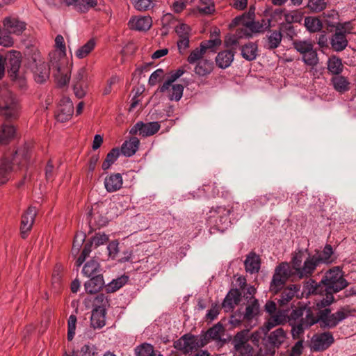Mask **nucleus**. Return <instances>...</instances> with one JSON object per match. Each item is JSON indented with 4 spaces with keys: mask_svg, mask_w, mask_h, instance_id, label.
<instances>
[{
    "mask_svg": "<svg viewBox=\"0 0 356 356\" xmlns=\"http://www.w3.org/2000/svg\"><path fill=\"white\" fill-rule=\"evenodd\" d=\"M120 156V150L118 148L112 149L106 155L102 168L104 170H108L113 164Z\"/></svg>",
    "mask_w": 356,
    "mask_h": 356,
    "instance_id": "nucleus-47",
    "label": "nucleus"
},
{
    "mask_svg": "<svg viewBox=\"0 0 356 356\" xmlns=\"http://www.w3.org/2000/svg\"><path fill=\"white\" fill-rule=\"evenodd\" d=\"M140 140L136 137H131L129 140H126L121 147V152L126 156H133L138 149Z\"/></svg>",
    "mask_w": 356,
    "mask_h": 356,
    "instance_id": "nucleus-30",
    "label": "nucleus"
},
{
    "mask_svg": "<svg viewBox=\"0 0 356 356\" xmlns=\"http://www.w3.org/2000/svg\"><path fill=\"white\" fill-rule=\"evenodd\" d=\"M164 77V71L162 69H157L152 72L149 78V85L154 86L160 82Z\"/></svg>",
    "mask_w": 356,
    "mask_h": 356,
    "instance_id": "nucleus-62",
    "label": "nucleus"
},
{
    "mask_svg": "<svg viewBox=\"0 0 356 356\" xmlns=\"http://www.w3.org/2000/svg\"><path fill=\"white\" fill-rule=\"evenodd\" d=\"M259 313V304L258 300L253 298L250 300L245 308L243 315V319L251 321L255 318Z\"/></svg>",
    "mask_w": 356,
    "mask_h": 356,
    "instance_id": "nucleus-37",
    "label": "nucleus"
},
{
    "mask_svg": "<svg viewBox=\"0 0 356 356\" xmlns=\"http://www.w3.org/2000/svg\"><path fill=\"white\" fill-rule=\"evenodd\" d=\"M334 302V298L333 294L330 292L327 291V293L324 295L322 299L319 300L316 302V307L319 309L318 312L327 309V306H330L332 302Z\"/></svg>",
    "mask_w": 356,
    "mask_h": 356,
    "instance_id": "nucleus-54",
    "label": "nucleus"
},
{
    "mask_svg": "<svg viewBox=\"0 0 356 356\" xmlns=\"http://www.w3.org/2000/svg\"><path fill=\"white\" fill-rule=\"evenodd\" d=\"M250 334L248 330L238 332L232 339L235 356H250L253 350L252 347L248 343Z\"/></svg>",
    "mask_w": 356,
    "mask_h": 356,
    "instance_id": "nucleus-6",
    "label": "nucleus"
},
{
    "mask_svg": "<svg viewBox=\"0 0 356 356\" xmlns=\"http://www.w3.org/2000/svg\"><path fill=\"white\" fill-rule=\"evenodd\" d=\"M13 169L12 163L4 160L0 165V184H4L8 180V177Z\"/></svg>",
    "mask_w": 356,
    "mask_h": 356,
    "instance_id": "nucleus-45",
    "label": "nucleus"
},
{
    "mask_svg": "<svg viewBox=\"0 0 356 356\" xmlns=\"http://www.w3.org/2000/svg\"><path fill=\"white\" fill-rule=\"evenodd\" d=\"M334 337L331 332H325L314 336L312 340V348L314 350H326L334 343Z\"/></svg>",
    "mask_w": 356,
    "mask_h": 356,
    "instance_id": "nucleus-16",
    "label": "nucleus"
},
{
    "mask_svg": "<svg viewBox=\"0 0 356 356\" xmlns=\"http://www.w3.org/2000/svg\"><path fill=\"white\" fill-rule=\"evenodd\" d=\"M152 24V20L149 16L133 17L128 22V26L130 29L138 31H148L151 28Z\"/></svg>",
    "mask_w": 356,
    "mask_h": 356,
    "instance_id": "nucleus-19",
    "label": "nucleus"
},
{
    "mask_svg": "<svg viewBox=\"0 0 356 356\" xmlns=\"http://www.w3.org/2000/svg\"><path fill=\"white\" fill-rule=\"evenodd\" d=\"M49 67L44 62L39 63L34 71V79L37 83H42L49 78Z\"/></svg>",
    "mask_w": 356,
    "mask_h": 356,
    "instance_id": "nucleus-33",
    "label": "nucleus"
},
{
    "mask_svg": "<svg viewBox=\"0 0 356 356\" xmlns=\"http://www.w3.org/2000/svg\"><path fill=\"white\" fill-rule=\"evenodd\" d=\"M352 311L348 306L341 307L335 313L331 314L330 309L318 312L314 316L310 308L304 305L298 306L293 309L289 316V321L291 325V334L293 339H299L304 331L316 323L321 327L334 328L351 315Z\"/></svg>",
    "mask_w": 356,
    "mask_h": 356,
    "instance_id": "nucleus-1",
    "label": "nucleus"
},
{
    "mask_svg": "<svg viewBox=\"0 0 356 356\" xmlns=\"http://www.w3.org/2000/svg\"><path fill=\"white\" fill-rule=\"evenodd\" d=\"M19 111L20 106L18 100L11 95L5 99L3 105L0 107L1 114L7 120L17 119L19 116Z\"/></svg>",
    "mask_w": 356,
    "mask_h": 356,
    "instance_id": "nucleus-10",
    "label": "nucleus"
},
{
    "mask_svg": "<svg viewBox=\"0 0 356 356\" xmlns=\"http://www.w3.org/2000/svg\"><path fill=\"white\" fill-rule=\"evenodd\" d=\"M68 72V70L62 71L60 68L58 69V74L56 75V78L59 86H65L69 83L70 76Z\"/></svg>",
    "mask_w": 356,
    "mask_h": 356,
    "instance_id": "nucleus-58",
    "label": "nucleus"
},
{
    "mask_svg": "<svg viewBox=\"0 0 356 356\" xmlns=\"http://www.w3.org/2000/svg\"><path fill=\"white\" fill-rule=\"evenodd\" d=\"M74 106L68 97H63L60 99L56 111V119L60 122L68 121L72 116Z\"/></svg>",
    "mask_w": 356,
    "mask_h": 356,
    "instance_id": "nucleus-13",
    "label": "nucleus"
},
{
    "mask_svg": "<svg viewBox=\"0 0 356 356\" xmlns=\"http://www.w3.org/2000/svg\"><path fill=\"white\" fill-rule=\"evenodd\" d=\"M304 24L306 29L312 33L318 32L321 30L323 24L321 19L316 17L309 16L305 18Z\"/></svg>",
    "mask_w": 356,
    "mask_h": 356,
    "instance_id": "nucleus-40",
    "label": "nucleus"
},
{
    "mask_svg": "<svg viewBox=\"0 0 356 356\" xmlns=\"http://www.w3.org/2000/svg\"><path fill=\"white\" fill-rule=\"evenodd\" d=\"M128 281L127 276H122L111 281L106 286V290L108 293H113L122 287Z\"/></svg>",
    "mask_w": 356,
    "mask_h": 356,
    "instance_id": "nucleus-48",
    "label": "nucleus"
},
{
    "mask_svg": "<svg viewBox=\"0 0 356 356\" xmlns=\"http://www.w3.org/2000/svg\"><path fill=\"white\" fill-rule=\"evenodd\" d=\"M3 26L7 32L19 35L26 29V24L15 17H6L3 21Z\"/></svg>",
    "mask_w": 356,
    "mask_h": 356,
    "instance_id": "nucleus-20",
    "label": "nucleus"
},
{
    "mask_svg": "<svg viewBox=\"0 0 356 356\" xmlns=\"http://www.w3.org/2000/svg\"><path fill=\"white\" fill-rule=\"evenodd\" d=\"M245 269L250 273H258L261 267V259L255 252L251 251L244 261Z\"/></svg>",
    "mask_w": 356,
    "mask_h": 356,
    "instance_id": "nucleus-22",
    "label": "nucleus"
},
{
    "mask_svg": "<svg viewBox=\"0 0 356 356\" xmlns=\"http://www.w3.org/2000/svg\"><path fill=\"white\" fill-rule=\"evenodd\" d=\"M282 35L281 31L273 30L266 35V43L265 47L268 49H274L277 48L282 41Z\"/></svg>",
    "mask_w": 356,
    "mask_h": 356,
    "instance_id": "nucleus-32",
    "label": "nucleus"
},
{
    "mask_svg": "<svg viewBox=\"0 0 356 356\" xmlns=\"http://www.w3.org/2000/svg\"><path fill=\"white\" fill-rule=\"evenodd\" d=\"M136 356H156L154 347L149 343H143L135 349Z\"/></svg>",
    "mask_w": 356,
    "mask_h": 356,
    "instance_id": "nucleus-52",
    "label": "nucleus"
},
{
    "mask_svg": "<svg viewBox=\"0 0 356 356\" xmlns=\"http://www.w3.org/2000/svg\"><path fill=\"white\" fill-rule=\"evenodd\" d=\"M218 214H220L219 219L215 220L214 223L213 224L214 226L217 227L218 229L223 230L226 229L231 223L229 218V211L227 210V208L225 207L219 206Z\"/></svg>",
    "mask_w": 356,
    "mask_h": 356,
    "instance_id": "nucleus-28",
    "label": "nucleus"
},
{
    "mask_svg": "<svg viewBox=\"0 0 356 356\" xmlns=\"http://www.w3.org/2000/svg\"><path fill=\"white\" fill-rule=\"evenodd\" d=\"M257 45L254 42H248L242 46L241 55L247 60H254L257 56Z\"/></svg>",
    "mask_w": 356,
    "mask_h": 356,
    "instance_id": "nucleus-38",
    "label": "nucleus"
},
{
    "mask_svg": "<svg viewBox=\"0 0 356 356\" xmlns=\"http://www.w3.org/2000/svg\"><path fill=\"white\" fill-rule=\"evenodd\" d=\"M220 44L221 40L220 38H215L212 40L203 41L200 44V46L206 53L207 50H210L212 52H215L216 51L217 47L220 46Z\"/></svg>",
    "mask_w": 356,
    "mask_h": 356,
    "instance_id": "nucleus-53",
    "label": "nucleus"
},
{
    "mask_svg": "<svg viewBox=\"0 0 356 356\" xmlns=\"http://www.w3.org/2000/svg\"><path fill=\"white\" fill-rule=\"evenodd\" d=\"M16 129L11 124H3L0 130V143H9L15 136Z\"/></svg>",
    "mask_w": 356,
    "mask_h": 356,
    "instance_id": "nucleus-31",
    "label": "nucleus"
},
{
    "mask_svg": "<svg viewBox=\"0 0 356 356\" xmlns=\"http://www.w3.org/2000/svg\"><path fill=\"white\" fill-rule=\"evenodd\" d=\"M134 8L139 11H146L153 7L151 0H134Z\"/></svg>",
    "mask_w": 356,
    "mask_h": 356,
    "instance_id": "nucleus-63",
    "label": "nucleus"
},
{
    "mask_svg": "<svg viewBox=\"0 0 356 356\" xmlns=\"http://www.w3.org/2000/svg\"><path fill=\"white\" fill-rule=\"evenodd\" d=\"M234 51L232 50H224L219 52L216 57V65L222 69L228 67L233 62Z\"/></svg>",
    "mask_w": 356,
    "mask_h": 356,
    "instance_id": "nucleus-27",
    "label": "nucleus"
},
{
    "mask_svg": "<svg viewBox=\"0 0 356 356\" xmlns=\"http://www.w3.org/2000/svg\"><path fill=\"white\" fill-rule=\"evenodd\" d=\"M304 288L305 291H307L308 294L324 296L327 293V286L322 283V280L320 282H316L315 280L310 279L305 283Z\"/></svg>",
    "mask_w": 356,
    "mask_h": 356,
    "instance_id": "nucleus-26",
    "label": "nucleus"
},
{
    "mask_svg": "<svg viewBox=\"0 0 356 356\" xmlns=\"http://www.w3.org/2000/svg\"><path fill=\"white\" fill-rule=\"evenodd\" d=\"M349 23L338 24L335 29V33L331 38V46L336 51H341L348 46L346 35L350 33L348 29Z\"/></svg>",
    "mask_w": 356,
    "mask_h": 356,
    "instance_id": "nucleus-8",
    "label": "nucleus"
},
{
    "mask_svg": "<svg viewBox=\"0 0 356 356\" xmlns=\"http://www.w3.org/2000/svg\"><path fill=\"white\" fill-rule=\"evenodd\" d=\"M331 82L334 88L339 92L343 93L350 89V83L343 76H340L339 74L335 75L331 79Z\"/></svg>",
    "mask_w": 356,
    "mask_h": 356,
    "instance_id": "nucleus-36",
    "label": "nucleus"
},
{
    "mask_svg": "<svg viewBox=\"0 0 356 356\" xmlns=\"http://www.w3.org/2000/svg\"><path fill=\"white\" fill-rule=\"evenodd\" d=\"M97 0H79L76 10L80 13H86L91 8L97 6Z\"/></svg>",
    "mask_w": 356,
    "mask_h": 356,
    "instance_id": "nucleus-49",
    "label": "nucleus"
},
{
    "mask_svg": "<svg viewBox=\"0 0 356 356\" xmlns=\"http://www.w3.org/2000/svg\"><path fill=\"white\" fill-rule=\"evenodd\" d=\"M95 40L93 38L90 39L85 44L75 51L76 56L79 59L86 58L95 49Z\"/></svg>",
    "mask_w": 356,
    "mask_h": 356,
    "instance_id": "nucleus-42",
    "label": "nucleus"
},
{
    "mask_svg": "<svg viewBox=\"0 0 356 356\" xmlns=\"http://www.w3.org/2000/svg\"><path fill=\"white\" fill-rule=\"evenodd\" d=\"M222 330V326L220 324L216 325L209 328L205 334L201 337L202 340L207 341L210 339H218L220 338V332Z\"/></svg>",
    "mask_w": 356,
    "mask_h": 356,
    "instance_id": "nucleus-46",
    "label": "nucleus"
},
{
    "mask_svg": "<svg viewBox=\"0 0 356 356\" xmlns=\"http://www.w3.org/2000/svg\"><path fill=\"white\" fill-rule=\"evenodd\" d=\"M284 321V317L282 314H271V316L267 320L261 329L264 333H267L274 327L283 323Z\"/></svg>",
    "mask_w": 356,
    "mask_h": 356,
    "instance_id": "nucleus-39",
    "label": "nucleus"
},
{
    "mask_svg": "<svg viewBox=\"0 0 356 356\" xmlns=\"http://www.w3.org/2000/svg\"><path fill=\"white\" fill-rule=\"evenodd\" d=\"M187 6V0H174L170 4V10L176 14L181 13Z\"/></svg>",
    "mask_w": 356,
    "mask_h": 356,
    "instance_id": "nucleus-61",
    "label": "nucleus"
},
{
    "mask_svg": "<svg viewBox=\"0 0 356 356\" xmlns=\"http://www.w3.org/2000/svg\"><path fill=\"white\" fill-rule=\"evenodd\" d=\"M241 293L238 289H231L226 295L222 303V307L225 312H231L241 302Z\"/></svg>",
    "mask_w": 356,
    "mask_h": 356,
    "instance_id": "nucleus-18",
    "label": "nucleus"
},
{
    "mask_svg": "<svg viewBox=\"0 0 356 356\" xmlns=\"http://www.w3.org/2000/svg\"><path fill=\"white\" fill-rule=\"evenodd\" d=\"M86 238V235L83 232L77 233L74 238L72 252L77 254Z\"/></svg>",
    "mask_w": 356,
    "mask_h": 356,
    "instance_id": "nucleus-59",
    "label": "nucleus"
},
{
    "mask_svg": "<svg viewBox=\"0 0 356 356\" xmlns=\"http://www.w3.org/2000/svg\"><path fill=\"white\" fill-rule=\"evenodd\" d=\"M37 215L35 207H29L22 216L20 231L21 236L26 238L28 233L31 231L35 218Z\"/></svg>",
    "mask_w": 356,
    "mask_h": 356,
    "instance_id": "nucleus-14",
    "label": "nucleus"
},
{
    "mask_svg": "<svg viewBox=\"0 0 356 356\" xmlns=\"http://www.w3.org/2000/svg\"><path fill=\"white\" fill-rule=\"evenodd\" d=\"M302 59L306 65L312 67L316 66L318 63V54L314 49L304 55Z\"/></svg>",
    "mask_w": 356,
    "mask_h": 356,
    "instance_id": "nucleus-56",
    "label": "nucleus"
},
{
    "mask_svg": "<svg viewBox=\"0 0 356 356\" xmlns=\"http://www.w3.org/2000/svg\"><path fill=\"white\" fill-rule=\"evenodd\" d=\"M106 310L103 307H95L92 311L90 321L94 328H102L105 325Z\"/></svg>",
    "mask_w": 356,
    "mask_h": 356,
    "instance_id": "nucleus-24",
    "label": "nucleus"
},
{
    "mask_svg": "<svg viewBox=\"0 0 356 356\" xmlns=\"http://www.w3.org/2000/svg\"><path fill=\"white\" fill-rule=\"evenodd\" d=\"M98 207L92 208L91 212L89 214L88 223L90 228V232L99 229L102 227L106 226L108 222V218L100 213Z\"/></svg>",
    "mask_w": 356,
    "mask_h": 356,
    "instance_id": "nucleus-17",
    "label": "nucleus"
},
{
    "mask_svg": "<svg viewBox=\"0 0 356 356\" xmlns=\"http://www.w3.org/2000/svg\"><path fill=\"white\" fill-rule=\"evenodd\" d=\"M196 9L201 15H209L215 11V6L211 0H197Z\"/></svg>",
    "mask_w": 356,
    "mask_h": 356,
    "instance_id": "nucleus-44",
    "label": "nucleus"
},
{
    "mask_svg": "<svg viewBox=\"0 0 356 356\" xmlns=\"http://www.w3.org/2000/svg\"><path fill=\"white\" fill-rule=\"evenodd\" d=\"M97 276L90 277V280L84 284L85 290L88 293L95 294L98 293L104 285V280L102 274H97Z\"/></svg>",
    "mask_w": 356,
    "mask_h": 356,
    "instance_id": "nucleus-23",
    "label": "nucleus"
},
{
    "mask_svg": "<svg viewBox=\"0 0 356 356\" xmlns=\"http://www.w3.org/2000/svg\"><path fill=\"white\" fill-rule=\"evenodd\" d=\"M286 337V332L280 327L269 334L267 342L271 347L279 348L284 343Z\"/></svg>",
    "mask_w": 356,
    "mask_h": 356,
    "instance_id": "nucleus-25",
    "label": "nucleus"
},
{
    "mask_svg": "<svg viewBox=\"0 0 356 356\" xmlns=\"http://www.w3.org/2000/svg\"><path fill=\"white\" fill-rule=\"evenodd\" d=\"M108 236L105 233L97 232L91 237L89 240L91 243L95 245V248H97L102 245L106 243L108 241Z\"/></svg>",
    "mask_w": 356,
    "mask_h": 356,
    "instance_id": "nucleus-55",
    "label": "nucleus"
},
{
    "mask_svg": "<svg viewBox=\"0 0 356 356\" xmlns=\"http://www.w3.org/2000/svg\"><path fill=\"white\" fill-rule=\"evenodd\" d=\"M104 186L107 192L113 193L119 191L123 184L121 174L113 173L106 176L104 179Z\"/></svg>",
    "mask_w": 356,
    "mask_h": 356,
    "instance_id": "nucleus-21",
    "label": "nucleus"
},
{
    "mask_svg": "<svg viewBox=\"0 0 356 356\" xmlns=\"http://www.w3.org/2000/svg\"><path fill=\"white\" fill-rule=\"evenodd\" d=\"M292 263V261H291ZM291 276L299 278L296 274L293 264L291 266L286 263L282 262L278 265L275 270L270 284V290L274 293H278L285 285L286 281Z\"/></svg>",
    "mask_w": 356,
    "mask_h": 356,
    "instance_id": "nucleus-3",
    "label": "nucleus"
},
{
    "mask_svg": "<svg viewBox=\"0 0 356 356\" xmlns=\"http://www.w3.org/2000/svg\"><path fill=\"white\" fill-rule=\"evenodd\" d=\"M205 51L200 46L192 50L187 58V61L189 64H195L204 59Z\"/></svg>",
    "mask_w": 356,
    "mask_h": 356,
    "instance_id": "nucleus-51",
    "label": "nucleus"
},
{
    "mask_svg": "<svg viewBox=\"0 0 356 356\" xmlns=\"http://www.w3.org/2000/svg\"><path fill=\"white\" fill-rule=\"evenodd\" d=\"M333 249L331 245L327 244L321 251L314 254H309L303 261L302 253L296 252L292 257V264L299 279L310 277L321 264H329L333 261Z\"/></svg>",
    "mask_w": 356,
    "mask_h": 356,
    "instance_id": "nucleus-2",
    "label": "nucleus"
},
{
    "mask_svg": "<svg viewBox=\"0 0 356 356\" xmlns=\"http://www.w3.org/2000/svg\"><path fill=\"white\" fill-rule=\"evenodd\" d=\"M207 343V341L202 340L201 337L185 334L175 342V347L184 353H189L204 346Z\"/></svg>",
    "mask_w": 356,
    "mask_h": 356,
    "instance_id": "nucleus-7",
    "label": "nucleus"
},
{
    "mask_svg": "<svg viewBox=\"0 0 356 356\" xmlns=\"http://www.w3.org/2000/svg\"><path fill=\"white\" fill-rule=\"evenodd\" d=\"M327 70L330 73L334 75L341 74L343 71L341 60L334 56L330 57L327 61Z\"/></svg>",
    "mask_w": 356,
    "mask_h": 356,
    "instance_id": "nucleus-41",
    "label": "nucleus"
},
{
    "mask_svg": "<svg viewBox=\"0 0 356 356\" xmlns=\"http://www.w3.org/2000/svg\"><path fill=\"white\" fill-rule=\"evenodd\" d=\"M293 47L298 51L302 57L314 49V44L311 41L296 40L293 42Z\"/></svg>",
    "mask_w": 356,
    "mask_h": 356,
    "instance_id": "nucleus-43",
    "label": "nucleus"
},
{
    "mask_svg": "<svg viewBox=\"0 0 356 356\" xmlns=\"http://www.w3.org/2000/svg\"><path fill=\"white\" fill-rule=\"evenodd\" d=\"M298 289V286L296 285H291L284 289L281 293L280 298L278 300L280 305L281 306L286 305L293 298Z\"/></svg>",
    "mask_w": 356,
    "mask_h": 356,
    "instance_id": "nucleus-35",
    "label": "nucleus"
},
{
    "mask_svg": "<svg viewBox=\"0 0 356 356\" xmlns=\"http://www.w3.org/2000/svg\"><path fill=\"white\" fill-rule=\"evenodd\" d=\"M177 79L175 73L171 72L168 79L158 89L171 101H179L183 95L184 86L181 84H172Z\"/></svg>",
    "mask_w": 356,
    "mask_h": 356,
    "instance_id": "nucleus-5",
    "label": "nucleus"
},
{
    "mask_svg": "<svg viewBox=\"0 0 356 356\" xmlns=\"http://www.w3.org/2000/svg\"><path fill=\"white\" fill-rule=\"evenodd\" d=\"M307 7L312 12L318 13L325 8L326 3L324 0H309Z\"/></svg>",
    "mask_w": 356,
    "mask_h": 356,
    "instance_id": "nucleus-60",
    "label": "nucleus"
},
{
    "mask_svg": "<svg viewBox=\"0 0 356 356\" xmlns=\"http://www.w3.org/2000/svg\"><path fill=\"white\" fill-rule=\"evenodd\" d=\"M195 64L194 72L199 76H206L210 74L213 70V62L209 59L204 58Z\"/></svg>",
    "mask_w": 356,
    "mask_h": 356,
    "instance_id": "nucleus-34",
    "label": "nucleus"
},
{
    "mask_svg": "<svg viewBox=\"0 0 356 356\" xmlns=\"http://www.w3.org/2000/svg\"><path fill=\"white\" fill-rule=\"evenodd\" d=\"M76 356H98V349L95 345L87 343L77 352Z\"/></svg>",
    "mask_w": 356,
    "mask_h": 356,
    "instance_id": "nucleus-50",
    "label": "nucleus"
},
{
    "mask_svg": "<svg viewBox=\"0 0 356 356\" xmlns=\"http://www.w3.org/2000/svg\"><path fill=\"white\" fill-rule=\"evenodd\" d=\"M175 30L179 37L177 41L179 52L184 54L190 45L191 29L190 26L185 23H179L176 26Z\"/></svg>",
    "mask_w": 356,
    "mask_h": 356,
    "instance_id": "nucleus-9",
    "label": "nucleus"
},
{
    "mask_svg": "<svg viewBox=\"0 0 356 356\" xmlns=\"http://www.w3.org/2000/svg\"><path fill=\"white\" fill-rule=\"evenodd\" d=\"M72 86L74 95L79 99L83 98L86 94L87 83L86 70L81 68L78 70L72 79Z\"/></svg>",
    "mask_w": 356,
    "mask_h": 356,
    "instance_id": "nucleus-12",
    "label": "nucleus"
},
{
    "mask_svg": "<svg viewBox=\"0 0 356 356\" xmlns=\"http://www.w3.org/2000/svg\"><path fill=\"white\" fill-rule=\"evenodd\" d=\"M322 283L327 286V291L336 293L348 286V281L343 278L342 270L337 266L326 272Z\"/></svg>",
    "mask_w": 356,
    "mask_h": 356,
    "instance_id": "nucleus-4",
    "label": "nucleus"
},
{
    "mask_svg": "<svg viewBox=\"0 0 356 356\" xmlns=\"http://www.w3.org/2000/svg\"><path fill=\"white\" fill-rule=\"evenodd\" d=\"M227 210L229 211V215L232 214L234 218H238L243 215L245 209L243 205L238 202H234L230 208H227Z\"/></svg>",
    "mask_w": 356,
    "mask_h": 356,
    "instance_id": "nucleus-64",
    "label": "nucleus"
},
{
    "mask_svg": "<svg viewBox=\"0 0 356 356\" xmlns=\"http://www.w3.org/2000/svg\"><path fill=\"white\" fill-rule=\"evenodd\" d=\"M161 125L159 122H151L144 123L138 122L131 129L129 133L132 135L138 134L143 137L152 136L157 133L160 129Z\"/></svg>",
    "mask_w": 356,
    "mask_h": 356,
    "instance_id": "nucleus-11",
    "label": "nucleus"
},
{
    "mask_svg": "<svg viewBox=\"0 0 356 356\" xmlns=\"http://www.w3.org/2000/svg\"><path fill=\"white\" fill-rule=\"evenodd\" d=\"M7 61L8 72L10 76L16 78L21 66L22 54L19 51L12 50L9 51L4 58Z\"/></svg>",
    "mask_w": 356,
    "mask_h": 356,
    "instance_id": "nucleus-15",
    "label": "nucleus"
},
{
    "mask_svg": "<svg viewBox=\"0 0 356 356\" xmlns=\"http://www.w3.org/2000/svg\"><path fill=\"white\" fill-rule=\"evenodd\" d=\"M76 316L70 315L67 321V339L72 341L75 335V330L76 325Z\"/></svg>",
    "mask_w": 356,
    "mask_h": 356,
    "instance_id": "nucleus-57",
    "label": "nucleus"
},
{
    "mask_svg": "<svg viewBox=\"0 0 356 356\" xmlns=\"http://www.w3.org/2000/svg\"><path fill=\"white\" fill-rule=\"evenodd\" d=\"M82 273L86 277L97 276V274H102L100 264L92 259L84 264Z\"/></svg>",
    "mask_w": 356,
    "mask_h": 356,
    "instance_id": "nucleus-29",
    "label": "nucleus"
}]
</instances>
